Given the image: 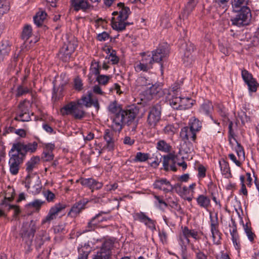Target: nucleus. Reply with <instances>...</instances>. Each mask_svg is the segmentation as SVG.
I'll return each mask as SVG.
<instances>
[{"label":"nucleus","instance_id":"f257e3e1","mask_svg":"<svg viewBox=\"0 0 259 259\" xmlns=\"http://www.w3.org/2000/svg\"><path fill=\"white\" fill-rule=\"evenodd\" d=\"M119 7V15L117 17H113L111 20L112 27L113 29L117 31H122L125 28L127 23L125 21L131 14V11L128 7H125L123 3L118 4Z\"/></svg>","mask_w":259,"mask_h":259},{"label":"nucleus","instance_id":"f03ea898","mask_svg":"<svg viewBox=\"0 0 259 259\" xmlns=\"http://www.w3.org/2000/svg\"><path fill=\"white\" fill-rule=\"evenodd\" d=\"M161 113L162 107L160 104L157 103L149 107L146 120L149 127L155 128L156 127L161 120Z\"/></svg>","mask_w":259,"mask_h":259},{"label":"nucleus","instance_id":"7ed1b4c3","mask_svg":"<svg viewBox=\"0 0 259 259\" xmlns=\"http://www.w3.org/2000/svg\"><path fill=\"white\" fill-rule=\"evenodd\" d=\"M237 12L236 16L231 19L232 25L241 27L249 24L251 17L249 8L244 7Z\"/></svg>","mask_w":259,"mask_h":259},{"label":"nucleus","instance_id":"20e7f679","mask_svg":"<svg viewBox=\"0 0 259 259\" xmlns=\"http://www.w3.org/2000/svg\"><path fill=\"white\" fill-rule=\"evenodd\" d=\"M37 146L38 144L35 142L27 144L20 142H17L13 144L10 154L16 152L24 158L27 152L34 153L36 150Z\"/></svg>","mask_w":259,"mask_h":259},{"label":"nucleus","instance_id":"39448f33","mask_svg":"<svg viewBox=\"0 0 259 259\" xmlns=\"http://www.w3.org/2000/svg\"><path fill=\"white\" fill-rule=\"evenodd\" d=\"M77 46V40L74 37L71 36L67 38L61 51V53H63V60L64 61L67 62L69 60Z\"/></svg>","mask_w":259,"mask_h":259},{"label":"nucleus","instance_id":"423d86ee","mask_svg":"<svg viewBox=\"0 0 259 259\" xmlns=\"http://www.w3.org/2000/svg\"><path fill=\"white\" fill-rule=\"evenodd\" d=\"M113 242L111 240L105 241L102 246L93 255V259H109L111 255V250L113 246Z\"/></svg>","mask_w":259,"mask_h":259},{"label":"nucleus","instance_id":"0eeeda50","mask_svg":"<svg viewBox=\"0 0 259 259\" xmlns=\"http://www.w3.org/2000/svg\"><path fill=\"white\" fill-rule=\"evenodd\" d=\"M103 138L106 144L103 149L108 151H112L114 149L115 144L117 140L116 133L110 129L105 130Z\"/></svg>","mask_w":259,"mask_h":259},{"label":"nucleus","instance_id":"6e6552de","mask_svg":"<svg viewBox=\"0 0 259 259\" xmlns=\"http://www.w3.org/2000/svg\"><path fill=\"white\" fill-rule=\"evenodd\" d=\"M9 161L10 171L13 175H16L18 173L20 165L22 163L24 158L21 157L17 152L11 153Z\"/></svg>","mask_w":259,"mask_h":259},{"label":"nucleus","instance_id":"1a4fd4ad","mask_svg":"<svg viewBox=\"0 0 259 259\" xmlns=\"http://www.w3.org/2000/svg\"><path fill=\"white\" fill-rule=\"evenodd\" d=\"M65 207V205L63 204L58 203L55 204L50 208L48 214L45 218L42 220V224H44L47 223H50L51 221L56 219L59 213L64 209Z\"/></svg>","mask_w":259,"mask_h":259},{"label":"nucleus","instance_id":"9d476101","mask_svg":"<svg viewBox=\"0 0 259 259\" xmlns=\"http://www.w3.org/2000/svg\"><path fill=\"white\" fill-rule=\"evenodd\" d=\"M65 207V205L63 204L58 203L55 204L50 208L48 214L45 218L42 220V224H44L47 223H50L51 221L56 219L59 213L64 209Z\"/></svg>","mask_w":259,"mask_h":259},{"label":"nucleus","instance_id":"9b49d317","mask_svg":"<svg viewBox=\"0 0 259 259\" xmlns=\"http://www.w3.org/2000/svg\"><path fill=\"white\" fill-rule=\"evenodd\" d=\"M71 6L73 10L78 12L81 10L83 12H88L93 9L88 0H71Z\"/></svg>","mask_w":259,"mask_h":259},{"label":"nucleus","instance_id":"f8f14e48","mask_svg":"<svg viewBox=\"0 0 259 259\" xmlns=\"http://www.w3.org/2000/svg\"><path fill=\"white\" fill-rule=\"evenodd\" d=\"M139 113V109L135 106H130L125 110H123L120 115L123 117V120L125 123L128 121H132L136 120V117Z\"/></svg>","mask_w":259,"mask_h":259},{"label":"nucleus","instance_id":"ddd939ff","mask_svg":"<svg viewBox=\"0 0 259 259\" xmlns=\"http://www.w3.org/2000/svg\"><path fill=\"white\" fill-rule=\"evenodd\" d=\"M241 75L243 80L247 84L249 90L252 92H255L257 89V82L251 74L246 70L243 69L242 70Z\"/></svg>","mask_w":259,"mask_h":259},{"label":"nucleus","instance_id":"4468645a","mask_svg":"<svg viewBox=\"0 0 259 259\" xmlns=\"http://www.w3.org/2000/svg\"><path fill=\"white\" fill-rule=\"evenodd\" d=\"M88 202L85 199H82L75 202L71 207L68 215L71 218H76L85 208Z\"/></svg>","mask_w":259,"mask_h":259},{"label":"nucleus","instance_id":"2eb2a0df","mask_svg":"<svg viewBox=\"0 0 259 259\" xmlns=\"http://www.w3.org/2000/svg\"><path fill=\"white\" fill-rule=\"evenodd\" d=\"M151 84L152 85L146 89L144 92V95L147 100H151L154 96L156 95L157 94H159L160 96L161 94V83H155L154 84H153V83Z\"/></svg>","mask_w":259,"mask_h":259},{"label":"nucleus","instance_id":"dca6fc26","mask_svg":"<svg viewBox=\"0 0 259 259\" xmlns=\"http://www.w3.org/2000/svg\"><path fill=\"white\" fill-rule=\"evenodd\" d=\"M15 119L21 121H28L30 120V116L28 109L24 103H21L19 105V109L17 112V116Z\"/></svg>","mask_w":259,"mask_h":259},{"label":"nucleus","instance_id":"f3484780","mask_svg":"<svg viewBox=\"0 0 259 259\" xmlns=\"http://www.w3.org/2000/svg\"><path fill=\"white\" fill-rule=\"evenodd\" d=\"M153 185L154 188L162 190L165 193L171 191L174 189L170 183L166 179L156 180Z\"/></svg>","mask_w":259,"mask_h":259},{"label":"nucleus","instance_id":"a211bd4d","mask_svg":"<svg viewBox=\"0 0 259 259\" xmlns=\"http://www.w3.org/2000/svg\"><path fill=\"white\" fill-rule=\"evenodd\" d=\"M133 217L135 220H138L140 222L144 223L145 225L151 229L155 228L154 222L147 217L144 212H140L135 213L134 214Z\"/></svg>","mask_w":259,"mask_h":259},{"label":"nucleus","instance_id":"6ab92c4d","mask_svg":"<svg viewBox=\"0 0 259 259\" xmlns=\"http://www.w3.org/2000/svg\"><path fill=\"white\" fill-rule=\"evenodd\" d=\"M169 51L166 46H160L156 50L152 52V57L156 55V57L159 58L157 61H154L155 62L159 63L168 55Z\"/></svg>","mask_w":259,"mask_h":259},{"label":"nucleus","instance_id":"aec40b11","mask_svg":"<svg viewBox=\"0 0 259 259\" xmlns=\"http://www.w3.org/2000/svg\"><path fill=\"white\" fill-rule=\"evenodd\" d=\"M194 45L191 43L186 45L183 58L184 63L186 64V65H189L192 63L193 60L192 53L194 51Z\"/></svg>","mask_w":259,"mask_h":259},{"label":"nucleus","instance_id":"412c9836","mask_svg":"<svg viewBox=\"0 0 259 259\" xmlns=\"http://www.w3.org/2000/svg\"><path fill=\"white\" fill-rule=\"evenodd\" d=\"M180 136L183 141L192 140L195 141L196 133L189 126L184 127L181 129Z\"/></svg>","mask_w":259,"mask_h":259},{"label":"nucleus","instance_id":"4be33fe9","mask_svg":"<svg viewBox=\"0 0 259 259\" xmlns=\"http://www.w3.org/2000/svg\"><path fill=\"white\" fill-rule=\"evenodd\" d=\"M210 227H211V232L212 234V237L213 239V241H218L221 239V233L218 230V222L217 215H215V220H213L211 215H210Z\"/></svg>","mask_w":259,"mask_h":259},{"label":"nucleus","instance_id":"5701e85b","mask_svg":"<svg viewBox=\"0 0 259 259\" xmlns=\"http://www.w3.org/2000/svg\"><path fill=\"white\" fill-rule=\"evenodd\" d=\"M80 183L82 185L88 187L91 189H99L103 186V184L97 181L94 179H83L81 180Z\"/></svg>","mask_w":259,"mask_h":259},{"label":"nucleus","instance_id":"b1692460","mask_svg":"<svg viewBox=\"0 0 259 259\" xmlns=\"http://www.w3.org/2000/svg\"><path fill=\"white\" fill-rule=\"evenodd\" d=\"M27 224L28 223H26L25 224H24L23 226L21 232L22 237L23 238L28 237L29 239H32L34 236V233L36 230V227L32 221L29 225L30 227L29 229L25 228L27 226Z\"/></svg>","mask_w":259,"mask_h":259},{"label":"nucleus","instance_id":"393cba45","mask_svg":"<svg viewBox=\"0 0 259 259\" xmlns=\"http://www.w3.org/2000/svg\"><path fill=\"white\" fill-rule=\"evenodd\" d=\"M183 234L184 236L185 237L187 244H190V245L191 244L190 243L189 237L193 238L196 241H199L200 239V237L199 236L198 231L195 230L189 229L187 227H185L183 228Z\"/></svg>","mask_w":259,"mask_h":259},{"label":"nucleus","instance_id":"a878e982","mask_svg":"<svg viewBox=\"0 0 259 259\" xmlns=\"http://www.w3.org/2000/svg\"><path fill=\"white\" fill-rule=\"evenodd\" d=\"M122 116L123 115H122ZM123 123H124V122L122 115H120L119 114L114 115L111 125L112 130L116 133L117 132H119L122 128Z\"/></svg>","mask_w":259,"mask_h":259},{"label":"nucleus","instance_id":"bb28decb","mask_svg":"<svg viewBox=\"0 0 259 259\" xmlns=\"http://www.w3.org/2000/svg\"><path fill=\"white\" fill-rule=\"evenodd\" d=\"M92 249L89 244L85 243L78 247V256L77 259H88Z\"/></svg>","mask_w":259,"mask_h":259},{"label":"nucleus","instance_id":"cd10ccee","mask_svg":"<svg viewBox=\"0 0 259 259\" xmlns=\"http://www.w3.org/2000/svg\"><path fill=\"white\" fill-rule=\"evenodd\" d=\"M199 0H188L187 4L185 5L182 13L183 18H187V17L194 10Z\"/></svg>","mask_w":259,"mask_h":259},{"label":"nucleus","instance_id":"c85d7f7f","mask_svg":"<svg viewBox=\"0 0 259 259\" xmlns=\"http://www.w3.org/2000/svg\"><path fill=\"white\" fill-rule=\"evenodd\" d=\"M142 58L140 60L144 64L148 65L149 67L151 69L152 68V65L154 61H157L159 60V58L156 57V55H154V57L151 56V55L148 53H143L142 54Z\"/></svg>","mask_w":259,"mask_h":259},{"label":"nucleus","instance_id":"c756f323","mask_svg":"<svg viewBox=\"0 0 259 259\" xmlns=\"http://www.w3.org/2000/svg\"><path fill=\"white\" fill-rule=\"evenodd\" d=\"M40 161L39 157L38 156L32 157L26 163V170L29 174L27 176L29 177V175L32 172L33 169L35 168L37 165L39 164Z\"/></svg>","mask_w":259,"mask_h":259},{"label":"nucleus","instance_id":"7c9ffc66","mask_svg":"<svg viewBox=\"0 0 259 259\" xmlns=\"http://www.w3.org/2000/svg\"><path fill=\"white\" fill-rule=\"evenodd\" d=\"M197 204L201 208L207 209L210 206V199L204 195H199L196 198Z\"/></svg>","mask_w":259,"mask_h":259},{"label":"nucleus","instance_id":"2f4dec72","mask_svg":"<svg viewBox=\"0 0 259 259\" xmlns=\"http://www.w3.org/2000/svg\"><path fill=\"white\" fill-rule=\"evenodd\" d=\"M213 106L212 103L207 101H205L201 106L199 109V112L204 115L211 117V114L213 111Z\"/></svg>","mask_w":259,"mask_h":259},{"label":"nucleus","instance_id":"473e14b6","mask_svg":"<svg viewBox=\"0 0 259 259\" xmlns=\"http://www.w3.org/2000/svg\"><path fill=\"white\" fill-rule=\"evenodd\" d=\"M47 16V14L45 11L39 10L33 17L34 23L38 27L41 26Z\"/></svg>","mask_w":259,"mask_h":259},{"label":"nucleus","instance_id":"72a5a7b5","mask_svg":"<svg viewBox=\"0 0 259 259\" xmlns=\"http://www.w3.org/2000/svg\"><path fill=\"white\" fill-rule=\"evenodd\" d=\"M13 199V197L12 196L8 198L6 197L5 200L3 202V204L5 205L6 206H8V209L9 210L13 209L14 210V216L16 217L20 212V209L19 206L15 205L8 204V202L11 201Z\"/></svg>","mask_w":259,"mask_h":259},{"label":"nucleus","instance_id":"f704fd0d","mask_svg":"<svg viewBox=\"0 0 259 259\" xmlns=\"http://www.w3.org/2000/svg\"><path fill=\"white\" fill-rule=\"evenodd\" d=\"M248 0H232V5L233 11L237 12L244 7H247Z\"/></svg>","mask_w":259,"mask_h":259},{"label":"nucleus","instance_id":"c9c22d12","mask_svg":"<svg viewBox=\"0 0 259 259\" xmlns=\"http://www.w3.org/2000/svg\"><path fill=\"white\" fill-rule=\"evenodd\" d=\"M76 104L77 103L75 102H71L62 108L61 110V112L63 115L72 114Z\"/></svg>","mask_w":259,"mask_h":259},{"label":"nucleus","instance_id":"e433bc0d","mask_svg":"<svg viewBox=\"0 0 259 259\" xmlns=\"http://www.w3.org/2000/svg\"><path fill=\"white\" fill-rule=\"evenodd\" d=\"M11 50V47L8 41H5L2 42L0 47V60H3L5 56L8 55Z\"/></svg>","mask_w":259,"mask_h":259},{"label":"nucleus","instance_id":"4c0bfd02","mask_svg":"<svg viewBox=\"0 0 259 259\" xmlns=\"http://www.w3.org/2000/svg\"><path fill=\"white\" fill-rule=\"evenodd\" d=\"M189 127L195 133L200 131L201 128V123L194 117L191 118L189 120Z\"/></svg>","mask_w":259,"mask_h":259},{"label":"nucleus","instance_id":"58836bf2","mask_svg":"<svg viewBox=\"0 0 259 259\" xmlns=\"http://www.w3.org/2000/svg\"><path fill=\"white\" fill-rule=\"evenodd\" d=\"M178 130V126L172 124H168L164 127L163 131L164 134L172 137L177 132Z\"/></svg>","mask_w":259,"mask_h":259},{"label":"nucleus","instance_id":"ea45409f","mask_svg":"<svg viewBox=\"0 0 259 259\" xmlns=\"http://www.w3.org/2000/svg\"><path fill=\"white\" fill-rule=\"evenodd\" d=\"M243 228L248 239L250 242H253L254 238L256 237L255 234L252 231V228L250 223H246L243 224Z\"/></svg>","mask_w":259,"mask_h":259},{"label":"nucleus","instance_id":"a19ab883","mask_svg":"<svg viewBox=\"0 0 259 259\" xmlns=\"http://www.w3.org/2000/svg\"><path fill=\"white\" fill-rule=\"evenodd\" d=\"M72 115L76 119H81L84 116V111L80 102L77 103Z\"/></svg>","mask_w":259,"mask_h":259},{"label":"nucleus","instance_id":"79ce46f5","mask_svg":"<svg viewBox=\"0 0 259 259\" xmlns=\"http://www.w3.org/2000/svg\"><path fill=\"white\" fill-rule=\"evenodd\" d=\"M108 110L111 113L115 114V115L121 113L123 110L116 101L110 104L108 106Z\"/></svg>","mask_w":259,"mask_h":259},{"label":"nucleus","instance_id":"37998d69","mask_svg":"<svg viewBox=\"0 0 259 259\" xmlns=\"http://www.w3.org/2000/svg\"><path fill=\"white\" fill-rule=\"evenodd\" d=\"M32 27L31 25L26 24L23 29L21 37L24 40H28L32 35Z\"/></svg>","mask_w":259,"mask_h":259},{"label":"nucleus","instance_id":"c03bdc74","mask_svg":"<svg viewBox=\"0 0 259 259\" xmlns=\"http://www.w3.org/2000/svg\"><path fill=\"white\" fill-rule=\"evenodd\" d=\"M181 97L172 96V98L169 100L170 106L176 109L181 110Z\"/></svg>","mask_w":259,"mask_h":259},{"label":"nucleus","instance_id":"a18cd8bd","mask_svg":"<svg viewBox=\"0 0 259 259\" xmlns=\"http://www.w3.org/2000/svg\"><path fill=\"white\" fill-rule=\"evenodd\" d=\"M156 147L158 150L165 152H169L171 149V146L164 140L159 141Z\"/></svg>","mask_w":259,"mask_h":259},{"label":"nucleus","instance_id":"49530a36","mask_svg":"<svg viewBox=\"0 0 259 259\" xmlns=\"http://www.w3.org/2000/svg\"><path fill=\"white\" fill-rule=\"evenodd\" d=\"M191 249L195 253L196 259H207V255L201 251L198 247H196L194 244H191Z\"/></svg>","mask_w":259,"mask_h":259},{"label":"nucleus","instance_id":"de8ad7c7","mask_svg":"<svg viewBox=\"0 0 259 259\" xmlns=\"http://www.w3.org/2000/svg\"><path fill=\"white\" fill-rule=\"evenodd\" d=\"M193 102L189 98H181V110L191 108L193 104Z\"/></svg>","mask_w":259,"mask_h":259},{"label":"nucleus","instance_id":"09e8293b","mask_svg":"<svg viewBox=\"0 0 259 259\" xmlns=\"http://www.w3.org/2000/svg\"><path fill=\"white\" fill-rule=\"evenodd\" d=\"M149 158V154L139 152L137 153L134 161L136 162H145Z\"/></svg>","mask_w":259,"mask_h":259},{"label":"nucleus","instance_id":"8fccbe9b","mask_svg":"<svg viewBox=\"0 0 259 259\" xmlns=\"http://www.w3.org/2000/svg\"><path fill=\"white\" fill-rule=\"evenodd\" d=\"M92 94L90 93L87 97H82L78 102L80 103V105H84L87 107H91L92 105Z\"/></svg>","mask_w":259,"mask_h":259},{"label":"nucleus","instance_id":"3c124183","mask_svg":"<svg viewBox=\"0 0 259 259\" xmlns=\"http://www.w3.org/2000/svg\"><path fill=\"white\" fill-rule=\"evenodd\" d=\"M138 84L140 86H147L153 83L152 79L143 76H140L137 80Z\"/></svg>","mask_w":259,"mask_h":259},{"label":"nucleus","instance_id":"603ef678","mask_svg":"<svg viewBox=\"0 0 259 259\" xmlns=\"http://www.w3.org/2000/svg\"><path fill=\"white\" fill-rule=\"evenodd\" d=\"M235 150L239 160H244L245 159V153L244 149L238 143H237V146L235 147Z\"/></svg>","mask_w":259,"mask_h":259},{"label":"nucleus","instance_id":"864d4df0","mask_svg":"<svg viewBox=\"0 0 259 259\" xmlns=\"http://www.w3.org/2000/svg\"><path fill=\"white\" fill-rule=\"evenodd\" d=\"M175 187L176 188H179L178 192L182 196L187 195L191 193L189 191V188L187 186L181 187L180 184H177Z\"/></svg>","mask_w":259,"mask_h":259},{"label":"nucleus","instance_id":"5fc2aeb1","mask_svg":"<svg viewBox=\"0 0 259 259\" xmlns=\"http://www.w3.org/2000/svg\"><path fill=\"white\" fill-rule=\"evenodd\" d=\"M135 68L137 71H147L151 69L148 65L144 64L141 61L135 64Z\"/></svg>","mask_w":259,"mask_h":259},{"label":"nucleus","instance_id":"6e6d98bb","mask_svg":"<svg viewBox=\"0 0 259 259\" xmlns=\"http://www.w3.org/2000/svg\"><path fill=\"white\" fill-rule=\"evenodd\" d=\"M219 164L221 167V170L223 175H227L230 173V168L229 164L226 161H220Z\"/></svg>","mask_w":259,"mask_h":259},{"label":"nucleus","instance_id":"4d7b16f0","mask_svg":"<svg viewBox=\"0 0 259 259\" xmlns=\"http://www.w3.org/2000/svg\"><path fill=\"white\" fill-rule=\"evenodd\" d=\"M110 78V76L105 75H98L96 80L100 84L105 85L108 82Z\"/></svg>","mask_w":259,"mask_h":259},{"label":"nucleus","instance_id":"13d9d810","mask_svg":"<svg viewBox=\"0 0 259 259\" xmlns=\"http://www.w3.org/2000/svg\"><path fill=\"white\" fill-rule=\"evenodd\" d=\"M9 10V6L7 5L6 1L0 0V18Z\"/></svg>","mask_w":259,"mask_h":259},{"label":"nucleus","instance_id":"bf43d9fd","mask_svg":"<svg viewBox=\"0 0 259 259\" xmlns=\"http://www.w3.org/2000/svg\"><path fill=\"white\" fill-rule=\"evenodd\" d=\"M45 201L39 199H35L29 203V206L35 208L36 210H39Z\"/></svg>","mask_w":259,"mask_h":259},{"label":"nucleus","instance_id":"052dcab7","mask_svg":"<svg viewBox=\"0 0 259 259\" xmlns=\"http://www.w3.org/2000/svg\"><path fill=\"white\" fill-rule=\"evenodd\" d=\"M232 122H230L229 125V141L230 144L232 145L234 144V142H236L237 144V141L234 138V132L232 130Z\"/></svg>","mask_w":259,"mask_h":259},{"label":"nucleus","instance_id":"680f3d73","mask_svg":"<svg viewBox=\"0 0 259 259\" xmlns=\"http://www.w3.org/2000/svg\"><path fill=\"white\" fill-rule=\"evenodd\" d=\"M125 124L128 126L129 131L131 132L135 133L137 128L138 120L136 119L132 121H128Z\"/></svg>","mask_w":259,"mask_h":259},{"label":"nucleus","instance_id":"e2e57ef3","mask_svg":"<svg viewBox=\"0 0 259 259\" xmlns=\"http://www.w3.org/2000/svg\"><path fill=\"white\" fill-rule=\"evenodd\" d=\"M91 72L93 74L99 75V65L98 62H92L90 68Z\"/></svg>","mask_w":259,"mask_h":259},{"label":"nucleus","instance_id":"0e129e2a","mask_svg":"<svg viewBox=\"0 0 259 259\" xmlns=\"http://www.w3.org/2000/svg\"><path fill=\"white\" fill-rule=\"evenodd\" d=\"M231 222H232V226L231 227H232V229L230 230V234H231L232 238H235V237H239V235L237 233V226H236V223H235V221L233 219H231Z\"/></svg>","mask_w":259,"mask_h":259},{"label":"nucleus","instance_id":"69168bd1","mask_svg":"<svg viewBox=\"0 0 259 259\" xmlns=\"http://www.w3.org/2000/svg\"><path fill=\"white\" fill-rule=\"evenodd\" d=\"M240 180L241 182V188L240 189V192L242 193L244 195H247V190L246 188L245 183V177L244 176L241 175L240 176Z\"/></svg>","mask_w":259,"mask_h":259},{"label":"nucleus","instance_id":"338daca9","mask_svg":"<svg viewBox=\"0 0 259 259\" xmlns=\"http://www.w3.org/2000/svg\"><path fill=\"white\" fill-rule=\"evenodd\" d=\"M44 195L48 202L53 201L55 198V194L50 190L44 192Z\"/></svg>","mask_w":259,"mask_h":259},{"label":"nucleus","instance_id":"774afa93","mask_svg":"<svg viewBox=\"0 0 259 259\" xmlns=\"http://www.w3.org/2000/svg\"><path fill=\"white\" fill-rule=\"evenodd\" d=\"M29 91V90L27 88H24L23 87L20 86L17 89L16 96L17 97H20L28 93Z\"/></svg>","mask_w":259,"mask_h":259}]
</instances>
